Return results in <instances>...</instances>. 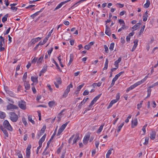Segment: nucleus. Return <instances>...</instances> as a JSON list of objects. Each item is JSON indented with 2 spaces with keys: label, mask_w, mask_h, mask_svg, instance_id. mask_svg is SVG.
Segmentation results:
<instances>
[{
  "label": "nucleus",
  "mask_w": 158,
  "mask_h": 158,
  "mask_svg": "<svg viewBox=\"0 0 158 158\" xmlns=\"http://www.w3.org/2000/svg\"><path fill=\"white\" fill-rule=\"evenodd\" d=\"M10 119L13 122H16L18 119V116L17 114L14 112H10L9 113Z\"/></svg>",
  "instance_id": "nucleus-1"
},
{
  "label": "nucleus",
  "mask_w": 158,
  "mask_h": 158,
  "mask_svg": "<svg viewBox=\"0 0 158 158\" xmlns=\"http://www.w3.org/2000/svg\"><path fill=\"white\" fill-rule=\"evenodd\" d=\"M3 126L5 127L10 131H12L13 128L7 120H5L3 123Z\"/></svg>",
  "instance_id": "nucleus-2"
},
{
  "label": "nucleus",
  "mask_w": 158,
  "mask_h": 158,
  "mask_svg": "<svg viewBox=\"0 0 158 158\" xmlns=\"http://www.w3.org/2000/svg\"><path fill=\"white\" fill-rule=\"evenodd\" d=\"M18 106L20 108L23 110H25L26 108V103L23 100H21L19 101Z\"/></svg>",
  "instance_id": "nucleus-3"
},
{
  "label": "nucleus",
  "mask_w": 158,
  "mask_h": 158,
  "mask_svg": "<svg viewBox=\"0 0 158 158\" xmlns=\"http://www.w3.org/2000/svg\"><path fill=\"white\" fill-rule=\"evenodd\" d=\"M73 87V85L72 83H71L67 87L66 90L64 92V94L63 95V98H66L68 94L70 91V88H72Z\"/></svg>",
  "instance_id": "nucleus-4"
},
{
  "label": "nucleus",
  "mask_w": 158,
  "mask_h": 158,
  "mask_svg": "<svg viewBox=\"0 0 158 158\" xmlns=\"http://www.w3.org/2000/svg\"><path fill=\"white\" fill-rule=\"evenodd\" d=\"M5 89L6 94H8L10 96L13 97H15V95L14 94V93L7 87H5Z\"/></svg>",
  "instance_id": "nucleus-5"
},
{
  "label": "nucleus",
  "mask_w": 158,
  "mask_h": 158,
  "mask_svg": "<svg viewBox=\"0 0 158 158\" xmlns=\"http://www.w3.org/2000/svg\"><path fill=\"white\" fill-rule=\"evenodd\" d=\"M31 145H28V146L26 149V158H30V154H31Z\"/></svg>",
  "instance_id": "nucleus-6"
},
{
  "label": "nucleus",
  "mask_w": 158,
  "mask_h": 158,
  "mask_svg": "<svg viewBox=\"0 0 158 158\" xmlns=\"http://www.w3.org/2000/svg\"><path fill=\"white\" fill-rule=\"evenodd\" d=\"M18 108L17 106L12 104H9L7 105L6 109L8 110H10L12 109H17Z\"/></svg>",
  "instance_id": "nucleus-7"
},
{
  "label": "nucleus",
  "mask_w": 158,
  "mask_h": 158,
  "mask_svg": "<svg viewBox=\"0 0 158 158\" xmlns=\"http://www.w3.org/2000/svg\"><path fill=\"white\" fill-rule=\"evenodd\" d=\"M70 0H68L64 2H61L56 7V8L54 9V11H56V10L60 8L63 5L65 4L66 3L70 1Z\"/></svg>",
  "instance_id": "nucleus-8"
},
{
  "label": "nucleus",
  "mask_w": 158,
  "mask_h": 158,
  "mask_svg": "<svg viewBox=\"0 0 158 158\" xmlns=\"http://www.w3.org/2000/svg\"><path fill=\"white\" fill-rule=\"evenodd\" d=\"M0 129L3 132L5 136L7 137L9 136V135L6 130L4 128L2 125L0 126Z\"/></svg>",
  "instance_id": "nucleus-9"
},
{
  "label": "nucleus",
  "mask_w": 158,
  "mask_h": 158,
  "mask_svg": "<svg viewBox=\"0 0 158 158\" xmlns=\"http://www.w3.org/2000/svg\"><path fill=\"white\" fill-rule=\"evenodd\" d=\"M88 99H89L88 98H86L85 99H84L83 100V101H82V102H81V103L79 104V105L78 106H77L78 110H80V109L81 108V106L83 104H84L86 102V101L87 100H88Z\"/></svg>",
  "instance_id": "nucleus-10"
},
{
  "label": "nucleus",
  "mask_w": 158,
  "mask_h": 158,
  "mask_svg": "<svg viewBox=\"0 0 158 158\" xmlns=\"http://www.w3.org/2000/svg\"><path fill=\"white\" fill-rule=\"evenodd\" d=\"M137 118L132 120L131 121V127L134 128L137 125Z\"/></svg>",
  "instance_id": "nucleus-11"
},
{
  "label": "nucleus",
  "mask_w": 158,
  "mask_h": 158,
  "mask_svg": "<svg viewBox=\"0 0 158 158\" xmlns=\"http://www.w3.org/2000/svg\"><path fill=\"white\" fill-rule=\"evenodd\" d=\"M24 85L26 90H29L30 88V85L28 81H25Z\"/></svg>",
  "instance_id": "nucleus-12"
},
{
  "label": "nucleus",
  "mask_w": 158,
  "mask_h": 158,
  "mask_svg": "<svg viewBox=\"0 0 158 158\" xmlns=\"http://www.w3.org/2000/svg\"><path fill=\"white\" fill-rule=\"evenodd\" d=\"M137 86H138V85L136 83H135L134 85H131L129 87L127 88L126 90V92L127 93L130 90L135 88Z\"/></svg>",
  "instance_id": "nucleus-13"
},
{
  "label": "nucleus",
  "mask_w": 158,
  "mask_h": 158,
  "mask_svg": "<svg viewBox=\"0 0 158 158\" xmlns=\"http://www.w3.org/2000/svg\"><path fill=\"white\" fill-rule=\"evenodd\" d=\"M106 28L105 33L108 35L110 36L111 34L110 31V28L107 26V25H106Z\"/></svg>",
  "instance_id": "nucleus-14"
},
{
  "label": "nucleus",
  "mask_w": 158,
  "mask_h": 158,
  "mask_svg": "<svg viewBox=\"0 0 158 158\" xmlns=\"http://www.w3.org/2000/svg\"><path fill=\"white\" fill-rule=\"evenodd\" d=\"M79 139V135L78 133L76 134L75 137L73 140V142L72 144H74L76 143V142Z\"/></svg>",
  "instance_id": "nucleus-15"
},
{
  "label": "nucleus",
  "mask_w": 158,
  "mask_h": 158,
  "mask_svg": "<svg viewBox=\"0 0 158 158\" xmlns=\"http://www.w3.org/2000/svg\"><path fill=\"white\" fill-rule=\"evenodd\" d=\"M118 77H119L117 75H115V77L112 79L110 88L112 87L114 85L115 82L117 80Z\"/></svg>",
  "instance_id": "nucleus-16"
},
{
  "label": "nucleus",
  "mask_w": 158,
  "mask_h": 158,
  "mask_svg": "<svg viewBox=\"0 0 158 158\" xmlns=\"http://www.w3.org/2000/svg\"><path fill=\"white\" fill-rule=\"evenodd\" d=\"M89 137L90 135H86L84 137L83 139L84 144H86L87 143L88 141L89 140Z\"/></svg>",
  "instance_id": "nucleus-17"
},
{
  "label": "nucleus",
  "mask_w": 158,
  "mask_h": 158,
  "mask_svg": "<svg viewBox=\"0 0 158 158\" xmlns=\"http://www.w3.org/2000/svg\"><path fill=\"white\" fill-rule=\"evenodd\" d=\"M122 60L121 57H119L118 59L116 60L114 62V65L116 67H118V64Z\"/></svg>",
  "instance_id": "nucleus-18"
},
{
  "label": "nucleus",
  "mask_w": 158,
  "mask_h": 158,
  "mask_svg": "<svg viewBox=\"0 0 158 158\" xmlns=\"http://www.w3.org/2000/svg\"><path fill=\"white\" fill-rule=\"evenodd\" d=\"M46 135L44 134L42 137L40 139L39 141V145H40L42 146V143L44 141L45 139L46 138Z\"/></svg>",
  "instance_id": "nucleus-19"
},
{
  "label": "nucleus",
  "mask_w": 158,
  "mask_h": 158,
  "mask_svg": "<svg viewBox=\"0 0 158 158\" xmlns=\"http://www.w3.org/2000/svg\"><path fill=\"white\" fill-rule=\"evenodd\" d=\"M46 128V127L45 126H43V127L41 129L40 132V133L39 134H38V136H39L40 137L43 134V133L44 132Z\"/></svg>",
  "instance_id": "nucleus-20"
},
{
  "label": "nucleus",
  "mask_w": 158,
  "mask_h": 158,
  "mask_svg": "<svg viewBox=\"0 0 158 158\" xmlns=\"http://www.w3.org/2000/svg\"><path fill=\"white\" fill-rule=\"evenodd\" d=\"M48 104L49 107L52 108L54 106L56 105V103L55 101H50L48 102Z\"/></svg>",
  "instance_id": "nucleus-21"
},
{
  "label": "nucleus",
  "mask_w": 158,
  "mask_h": 158,
  "mask_svg": "<svg viewBox=\"0 0 158 158\" xmlns=\"http://www.w3.org/2000/svg\"><path fill=\"white\" fill-rule=\"evenodd\" d=\"M73 58H74V56H73V54H70V55L69 61V62L68 63V65H69L71 64V63H72V61L73 60Z\"/></svg>",
  "instance_id": "nucleus-22"
},
{
  "label": "nucleus",
  "mask_w": 158,
  "mask_h": 158,
  "mask_svg": "<svg viewBox=\"0 0 158 158\" xmlns=\"http://www.w3.org/2000/svg\"><path fill=\"white\" fill-rule=\"evenodd\" d=\"M128 27V26H126L125 25H122L121 28L118 30V32H119L123 30L127 29Z\"/></svg>",
  "instance_id": "nucleus-23"
},
{
  "label": "nucleus",
  "mask_w": 158,
  "mask_h": 158,
  "mask_svg": "<svg viewBox=\"0 0 158 158\" xmlns=\"http://www.w3.org/2000/svg\"><path fill=\"white\" fill-rule=\"evenodd\" d=\"M148 77L147 76H146L141 81L136 82L137 85H140L141 84L143 83L144 81H145L147 80Z\"/></svg>",
  "instance_id": "nucleus-24"
},
{
  "label": "nucleus",
  "mask_w": 158,
  "mask_h": 158,
  "mask_svg": "<svg viewBox=\"0 0 158 158\" xmlns=\"http://www.w3.org/2000/svg\"><path fill=\"white\" fill-rule=\"evenodd\" d=\"M148 77L147 76H146L141 81L136 82L137 85H140L141 84L143 83L144 81H145L147 80Z\"/></svg>",
  "instance_id": "nucleus-25"
},
{
  "label": "nucleus",
  "mask_w": 158,
  "mask_h": 158,
  "mask_svg": "<svg viewBox=\"0 0 158 158\" xmlns=\"http://www.w3.org/2000/svg\"><path fill=\"white\" fill-rule=\"evenodd\" d=\"M148 77L147 76H146L141 81L136 82L137 85H140L141 84L143 83L144 81H145L147 80Z\"/></svg>",
  "instance_id": "nucleus-26"
},
{
  "label": "nucleus",
  "mask_w": 158,
  "mask_h": 158,
  "mask_svg": "<svg viewBox=\"0 0 158 158\" xmlns=\"http://www.w3.org/2000/svg\"><path fill=\"white\" fill-rule=\"evenodd\" d=\"M41 39V38L38 37L35 39H33L31 41L32 42V43L33 44H35V43L40 40Z\"/></svg>",
  "instance_id": "nucleus-27"
},
{
  "label": "nucleus",
  "mask_w": 158,
  "mask_h": 158,
  "mask_svg": "<svg viewBox=\"0 0 158 158\" xmlns=\"http://www.w3.org/2000/svg\"><path fill=\"white\" fill-rule=\"evenodd\" d=\"M156 134L155 131H152L150 134V138L152 139H154L155 138Z\"/></svg>",
  "instance_id": "nucleus-28"
},
{
  "label": "nucleus",
  "mask_w": 158,
  "mask_h": 158,
  "mask_svg": "<svg viewBox=\"0 0 158 158\" xmlns=\"http://www.w3.org/2000/svg\"><path fill=\"white\" fill-rule=\"evenodd\" d=\"M31 80L33 83H38V78L37 77H34L32 76L31 77Z\"/></svg>",
  "instance_id": "nucleus-29"
},
{
  "label": "nucleus",
  "mask_w": 158,
  "mask_h": 158,
  "mask_svg": "<svg viewBox=\"0 0 158 158\" xmlns=\"http://www.w3.org/2000/svg\"><path fill=\"white\" fill-rule=\"evenodd\" d=\"M150 5V2L149 0H147L146 1V3L144 5V7L145 8H148V7Z\"/></svg>",
  "instance_id": "nucleus-30"
},
{
  "label": "nucleus",
  "mask_w": 158,
  "mask_h": 158,
  "mask_svg": "<svg viewBox=\"0 0 158 158\" xmlns=\"http://www.w3.org/2000/svg\"><path fill=\"white\" fill-rule=\"evenodd\" d=\"M8 16V14H6L2 18V21L3 23H5L7 19V17Z\"/></svg>",
  "instance_id": "nucleus-31"
},
{
  "label": "nucleus",
  "mask_w": 158,
  "mask_h": 158,
  "mask_svg": "<svg viewBox=\"0 0 158 158\" xmlns=\"http://www.w3.org/2000/svg\"><path fill=\"white\" fill-rule=\"evenodd\" d=\"M28 120L32 123L33 124H34L35 123L34 121L32 119V116L31 115L28 116Z\"/></svg>",
  "instance_id": "nucleus-32"
},
{
  "label": "nucleus",
  "mask_w": 158,
  "mask_h": 158,
  "mask_svg": "<svg viewBox=\"0 0 158 158\" xmlns=\"http://www.w3.org/2000/svg\"><path fill=\"white\" fill-rule=\"evenodd\" d=\"M6 117V114L5 113L0 111V118H4Z\"/></svg>",
  "instance_id": "nucleus-33"
},
{
  "label": "nucleus",
  "mask_w": 158,
  "mask_h": 158,
  "mask_svg": "<svg viewBox=\"0 0 158 158\" xmlns=\"http://www.w3.org/2000/svg\"><path fill=\"white\" fill-rule=\"evenodd\" d=\"M40 11H41V10H40V11H37V12H35V13L31 15V17L32 19H34L36 16L38 15L39 14V13H40Z\"/></svg>",
  "instance_id": "nucleus-34"
},
{
  "label": "nucleus",
  "mask_w": 158,
  "mask_h": 158,
  "mask_svg": "<svg viewBox=\"0 0 158 158\" xmlns=\"http://www.w3.org/2000/svg\"><path fill=\"white\" fill-rule=\"evenodd\" d=\"M104 126V125L103 124H102L100 126L99 128L98 129L97 131V133H99L100 132H101L103 129Z\"/></svg>",
  "instance_id": "nucleus-35"
},
{
  "label": "nucleus",
  "mask_w": 158,
  "mask_h": 158,
  "mask_svg": "<svg viewBox=\"0 0 158 158\" xmlns=\"http://www.w3.org/2000/svg\"><path fill=\"white\" fill-rule=\"evenodd\" d=\"M69 122V121H68L67 122H66L65 123L63 124L61 127H60V128L64 130V129L65 128V127L67 126V125H68V123Z\"/></svg>",
  "instance_id": "nucleus-36"
},
{
  "label": "nucleus",
  "mask_w": 158,
  "mask_h": 158,
  "mask_svg": "<svg viewBox=\"0 0 158 158\" xmlns=\"http://www.w3.org/2000/svg\"><path fill=\"white\" fill-rule=\"evenodd\" d=\"M102 83V82H99L98 83H94L92 85L94 87L96 86H98V87L100 86L101 84Z\"/></svg>",
  "instance_id": "nucleus-37"
},
{
  "label": "nucleus",
  "mask_w": 158,
  "mask_h": 158,
  "mask_svg": "<svg viewBox=\"0 0 158 158\" xmlns=\"http://www.w3.org/2000/svg\"><path fill=\"white\" fill-rule=\"evenodd\" d=\"M124 123H123L119 126L117 130V131L118 132H119V131H120L122 128V127Z\"/></svg>",
  "instance_id": "nucleus-38"
},
{
  "label": "nucleus",
  "mask_w": 158,
  "mask_h": 158,
  "mask_svg": "<svg viewBox=\"0 0 158 158\" xmlns=\"http://www.w3.org/2000/svg\"><path fill=\"white\" fill-rule=\"evenodd\" d=\"M114 45V43H112L110 44L109 49L110 51H112L113 50Z\"/></svg>",
  "instance_id": "nucleus-39"
},
{
  "label": "nucleus",
  "mask_w": 158,
  "mask_h": 158,
  "mask_svg": "<svg viewBox=\"0 0 158 158\" xmlns=\"http://www.w3.org/2000/svg\"><path fill=\"white\" fill-rule=\"evenodd\" d=\"M139 27L140 26L139 25V24L136 23L132 27V29L135 30L139 28Z\"/></svg>",
  "instance_id": "nucleus-40"
},
{
  "label": "nucleus",
  "mask_w": 158,
  "mask_h": 158,
  "mask_svg": "<svg viewBox=\"0 0 158 158\" xmlns=\"http://www.w3.org/2000/svg\"><path fill=\"white\" fill-rule=\"evenodd\" d=\"M138 40H137V39L135 40L134 42V44L133 47L136 48L138 45Z\"/></svg>",
  "instance_id": "nucleus-41"
},
{
  "label": "nucleus",
  "mask_w": 158,
  "mask_h": 158,
  "mask_svg": "<svg viewBox=\"0 0 158 158\" xmlns=\"http://www.w3.org/2000/svg\"><path fill=\"white\" fill-rule=\"evenodd\" d=\"M63 147V143L62 144L61 146H60V147L57 149V152L58 154H59L62 148Z\"/></svg>",
  "instance_id": "nucleus-42"
},
{
  "label": "nucleus",
  "mask_w": 158,
  "mask_h": 158,
  "mask_svg": "<svg viewBox=\"0 0 158 158\" xmlns=\"http://www.w3.org/2000/svg\"><path fill=\"white\" fill-rule=\"evenodd\" d=\"M84 84L83 83L82 84V85H79L78 86L77 88V91H79L81 89V88L84 86Z\"/></svg>",
  "instance_id": "nucleus-43"
},
{
  "label": "nucleus",
  "mask_w": 158,
  "mask_h": 158,
  "mask_svg": "<svg viewBox=\"0 0 158 158\" xmlns=\"http://www.w3.org/2000/svg\"><path fill=\"white\" fill-rule=\"evenodd\" d=\"M65 110V109H63L61 111V112L58 114V118H59V119H60L61 117V115H62V113L64 112Z\"/></svg>",
  "instance_id": "nucleus-44"
},
{
  "label": "nucleus",
  "mask_w": 158,
  "mask_h": 158,
  "mask_svg": "<svg viewBox=\"0 0 158 158\" xmlns=\"http://www.w3.org/2000/svg\"><path fill=\"white\" fill-rule=\"evenodd\" d=\"M47 66H44L42 70L40 71V73H44L47 71Z\"/></svg>",
  "instance_id": "nucleus-45"
},
{
  "label": "nucleus",
  "mask_w": 158,
  "mask_h": 158,
  "mask_svg": "<svg viewBox=\"0 0 158 158\" xmlns=\"http://www.w3.org/2000/svg\"><path fill=\"white\" fill-rule=\"evenodd\" d=\"M111 150H109L106 154V158H109L110 155L111 154Z\"/></svg>",
  "instance_id": "nucleus-46"
},
{
  "label": "nucleus",
  "mask_w": 158,
  "mask_h": 158,
  "mask_svg": "<svg viewBox=\"0 0 158 158\" xmlns=\"http://www.w3.org/2000/svg\"><path fill=\"white\" fill-rule=\"evenodd\" d=\"M3 44L2 42H0V51H3L5 50L4 47H2Z\"/></svg>",
  "instance_id": "nucleus-47"
},
{
  "label": "nucleus",
  "mask_w": 158,
  "mask_h": 158,
  "mask_svg": "<svg viewBox=\"0 0 158 158\" xmlns=\"http://www.w3.org/2000/svg\"><path fill=\"white\" fill-rule=\"evenodd\" d=\"M104 48L105 52L106 53H108L109 52V50L107 46L106 45H104Z\"/></svg>",
  "instance_id": "nucleus-48"
},
{
  "label": "nucleus",
  "mask_w": 158,
  "mask_h": 158,
  "mask_svg": "<svg viewBox=\"0 0 158 158\" xmlns=\"http://www.w3.org/2000/svg\"><path fill=\"white\" fill-rule=\"evenodd\" d=\"M131 117V115L130 114L127 117V118L125 120V122L127 123L129 121V119Z\"/></svg>",
  "instance_id": "nucleus-49"
},
{
  "label": "nucleus",
  "mask_w": 158,
  "mask_h": 158,
  "mask_svg": "<svg viewBox=\"0 0 158 158\" xmlns=\"http://www.w3.org/2000/svg\"><path fill=\"white\" fill-rule=\"evenodd\" d=\"M56 81L57 83L59 84H60L61 83V81L60 78L58 77L56 79Z\"/></svg>",
  "instance_id": "nucleus-50"
},
{
  "label": "nucleus",
  "mask_w": 158,
  "mask_h": 158,
  "mask_svg": "<svg viewBox=\"0 0 158 158\" xmlns=\"http://www.w3.org/2000/svg\"><path fill=\"white\" fill-rule=\"evenodd\" d=\"M44 56L43 55L42 56H41L39 59L37 60V63H40L42 61V60Z\"/></svg>",
  "instance_id": "nucleus-51"
},
{
  "label": "nucleus",
  "mask_w": 158,
  "mask_h": 158,
  "mask_svg": "<svg viewBox=\"0 0 158 158\" xmlns=\"http://www.w3.org/2000/svg\"><path fill=\"white\" fill-rule=\"evenodd\" d=\"M148 140H149L148 137H146L145 138V142L144 143H143V144L144 145H146L148 144Z\"/></svg>",
  "instance_id": "nucleus-52"
},
{
  "label": "nucleus",
  "mask_w": 158,
  "mask_h": 158,
  "mask_svg": "<svg viewBox=\"0 0 158 158\" xmlns=\"http://www.w3.org/2000/svg\"><path fill=\"white\" fill-rule=\"evenodd\" d=\"M27 72H26L24 73L23 77V81H25V80L27 78Z\"/></svg>",
  "instance_id": "nucleus-53"
},
{
  "label": "nucleus",
  "mask_w": 158,
  "mask_h": 158,
  "mask_svg": "<svg viewBox=\"0 0 158 158\" xmlns=\"http://www.w3.org/2000/svg\"><path fill=\"white\" fill-rule=\"evenodd\" d=\"M63 130L60 128L59 129L58 131V132L57 134V135H60V134L63 132Z\"/></svg>",
  "instance_id": "nucleus-54"
},
{
  "label": "nucleus",
  "mask_w": 158,
  "mask_h": 158,
  "mask_svg": "<svg viewBox=\"0 0 158 158\" xmlns=\"http://www.w3.org/2000/svg\"><path fill=\"white\" fill-rule=\"evenodd\" d=\"M118 22L120 24L122 25H125V23L123 19H119L118 20Z\"/></svg>",
  "instance_id": "nucleus-55"
},
{
  "label": "nucleus",
  "mask_w": 158,
  "mask_h": 158,
  "mask_svg": "<svg viewBox=\"0 0 158 158\" xmlns=\"http://www.w3.org/2000/svg\"><path fill=\"white\" fill-rule=\"evenodd\" d=\"M152 90L150 89H148V95L147 97H149L150 96L151 92Z\"/></svg>",
  "instance_id": "nucleus-56"
},
{
  "label": "nucleus",
  "mask_w": 158,
  "mask_h": 158,
  "mask_svg": "<svg viewBox=\"0 0 158 158\" xmlns=\"http://www.w3.org/2000/svg\"><path fill=\"white\" fill-rule=\"evenodd\" d=\"M143 101H141L140 104H137V108L138 109H139L140 108L142 107V105L143 103Z\"/></svg>",
  "instance_id": "nucleus-57"
},
{
  "label": "nucleus",
  "mask_w": 158,
  "mask_h": 158,
  "mask_svg": "<svg viewBox=\"0 0 158 158\" xmlns=\"http://www.w3.org/2000/svg\"><path fill=\"white\" fill-rule=\"evenodd\" d=\"M56 131H57V128H56L55 130V131H54L53 134V135H52V136L51 137V140H52L53 139L54 136L56 135Z\"/></svg>",
  "instance_id": "nucleus-58"
},
{
  "label": "nucleus",
  "mask_w": 158,
  "mask_h": 158,
  "mask_svg": "<svg viewBox=\"0 0 158 158\" xmlns=\"http://www.w3.org/2000/svg\"><path fill=\"white\" fill-rule=\"evenodd\" d=\"M74 135H73L70 138V139H69V141H68V142H69V143H71V142L73 140V138H74Z\"/></svg>",
  "instance_id": "nucleus-59"
},
{
  "label": "nucleus",
  "mask_w": 158,
  "mask_h": 158,
  "mask_svg": "<svg viewBox=\"0 0 158 158\" xmlns=\"http://www.w3.org/2000/svg\"><path fill=\"white\" fill-rule=\"evenodd\" d=\"M148 17V15H143V21L144 22L146 21L147 20V18Z\"/></svg>",
  "instance_id": "nucleus-60"
},
{
  "label": "nucleus",
  "mask_w": 158,
  "mask_h": 158,
  "mask_svg": "<svg viewBox=\"0 0 158 158\" xmlns=\"http://www.w3.org/2000/svg\"><path fill=\"white\" fill-rule=\"evenodd\" d=\"M120 98V93H118L116 95V99H115L118 101Z\"/></svg>",
  "instance_id": "nucleus-61"
},
{
  "label": "nucleus",
  "mask_w": 158,
  "mask_h": 158,
  "mask_svg": "<svg viewBox=\"0 0 158 158\" xmlns=\"http://www.w3.org/2000/svg\"><path fill=\"white\" fill-rule=\"evenodd\" d=\"M10 9L11 10L15 11H16L18 9L17 7L14 6H11Z\"/></svg>",
  "instance_id": "nucleus-62"
},
{
  "label": "nucleus",
  "mask_w": 158,
  "mask_h": 158,
  "mask_svg": "<svg viewBox=\"0 0 158 158\" xmlns=\"http://www.w3.org/2000/svg\"><path fill=\"white\" fill-rule=\"evenodd\" d=\"M17 155L18 156L19 158H23V156L21 154L20 152L17 153Z\"/></svg>",
  "instance_id": "nucleus-63"
},
{
  "label": "nucleus",
  "mask_w": 158,
  "mask_h": 158,
  "mask_svg": "<svg viewBox=\"0 0 158 158\" xmlns=\"http://www.w3.org/2000/svg\"><path fill=\"white\" fill-rule=\"evenodd\" d=\"M37 58L35 57L32 60L31 63L32 64H35L36 61H37Z\"/></svg>",
  "instance_id": "nucleus-64"
}]
</instances>
